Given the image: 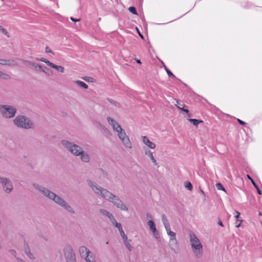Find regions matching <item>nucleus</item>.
Masks as SVG:
<instances>
[{"label": "nucleus", "instance_id": "nucleus-29", "mask_svg": "<svg viewBox=\"0 0 262 262\" xmlns=\"http://www.w3.org/2000/svg\"><path fill=\"white\" fill-rule=\"evenodd\" d=\"M162 220L164 226L167 225V224H169L166 216L164 214H162Z\"/></svg>", "mask_w": 262, "mask_h": 262}, {"label": "nucleus", "instance_id": "nucleus-16", "mask_svg": "<svg viewBox=\"0 0 262 262\" xmlns=\"http://www.w3.org/2000/svg\"><path fill=\"white\" fill-rule=\"evenodd\" d=\"M100 212L103 215L107 216L110 219V221L114 217V216L112 214H111V213H110L108 211L105 209H101L100 210Z\"/></svg>", "mask_w": 262, "mask_h": 262}, {"label": "nucleus", "instance_id": "nucleus-52", "mask_svg": "<svg viewBox=\"0 0 262 262\" xmlns=\"http://www.w3.org/2000/svg\"><path fill=\"white\" fill-rule=\"evenodd\" d=\"M17 259L18 262H25L24 260L20 258H17Z\"/></svg>", "mask_w": 262, "mask_h": 262}, {"label": "nucleus", "instance_id": "nucleus-7", "mask_svg": "<svg viewBox=\"0 0 262 262\" xmlns=\"http://www.w3.org/2000/svg\"><path fill=\"white\" fill-rule=\"evenodd\" d=\"M63 251L66 262H76V256L71 246L66 245Z\"/></svg>", "mask_w": 262, "mask_h": 262}, {"label": "nucleus", "instance_id": "nucleus-3", "mask_svg": "<svg viewBox=\"0 0 262 262\" xmlns=\"http://www.w3.org/2000/svg\"><path fill=\"white\" fill-rule=\"evenodd\" d=\"M62 144L69 151L75 156H81V160L84 162H88L90 160L89 155L83 151L81 148L78 145L73 144L67 140H62L61 141Z\"/></svg>", "mask_w": 262, "mask_h": 262}, {"label": "nucleus", "instance_id": "nucleus-31", "mask_svg": "<svg viewBox=\"0 0 262 262\" xmlns=\"http://www.w3.org/2000/svg\"><path fill=\"white\" fill-rule=\"evenodd\" d=\"M119 232L120 233V235L121 236L123 239H126V238H127V236L125 235L124 232L123 231V229H121L119 230Z\"/></svg>", "mask_w": 262, "mask_h": 262}, {"label": "nucleus", "instance_id": "nucleus-14", "mask_svg": "<svg viewBox=\"0 0 262 262\" xmlns=\"http://www.w3.org/2000/svg\"><path fill=\"white\" fill-rule=\"evenodd\" d=\"M18 59L21 60L23 63H24L27 66H29L34 68L35 70H37V68H39L40 69H41V66L39 64H37L33 62H31V61H30L28 60H26L24 59Z\"/></svg>", "mask_w": 262, "mask_h": 262}, {"label": "nucleus", "instance_id": "nucleus-13", "mask_svg": "<svg viewBox=\"0 0 262 262\" xmlns=\"http://www.w3.org/2000/svg\"><path fill=\"white\" fill-rule=\"evenodd\" d=\"M142 141L149 148L154 149L156 147V144L150 141L146 136L143 137Z\"/></svg>", "mask_w": 262, "mask_h": 262}, {"label": "nucleus", "instance_id": "nucleus-22", "mask_svg": "<svg viewBox=\"0 0 262 262\" xmlns=\"http://www.w3.org/2000/svg\"><path fill=\"white\" fill-rule=\"evenodd\" d=\"M0 78L5 80H9L10 79V76L8 74L0 71Z\"/></svg>", "mask_w": 262, "mask_h": 262}, {"label": "nucleus", "instance_id": "nucleus-15", "mask_svg": "<svg viewBox=\"0 0 262 262\" xmlns=\"http://www.w3.org/2000/svg\"><path fill=\"white\" fill-rule=\"evenodd\" d=\"M247 178L251 181V182H252V184L253 185V186H254V187L256 189V190H257V193L261 195L262 194V192L260 190V188H259L258 185H257V184L256 183V182L254 181V180L252 179V177H251L249 175L247 174Z\"/></svg>", "mask_w": 262, "mask_h": 262}, {"label": "nucleus", "instance_id": "nucleus-55", "mask_svg": "<svg viewBox=\"0 0 262 262\" xmlns=\"http://www.w3.org/2000/svg\"><path fill=\"white\" fill-rule=\"evenodd\" d=\"M259 214L260 216H262V212H260Z\"/></svg>", "mask_w": 262, "mask_h": 262}, {"label": "nucleus", "instance_id": "nucleus-48", "mask_svg": "<svg viewBox=\"0 0 262 262\" xmlns=\"http://www.w3.org/2000/svg\"><path fill=\"white\" fill-rule=\"evenodd\" d=\"M135 60H136V61L138 63H139V64H141V60H140V59H137V58H136V59H135Z\"/></svg>", "mask_w": 262, "mask_h": 262}, {"label": "nucleus", "instance_id": "nucleus-21", "mask_svg": "<svg viewBox=\"0 0 262 262\" xmlns=\"http://www.w3.org/2000/svg\"><path fill=\"white\" fill-rule=\"evenodd\" d=\"M79 86L84 89H87L88 88V85L83 81L80 80H77L75 82Z\"/></svg>", "mask_w": 262, "mask_h": 262}, {"label": "nucleus", "instance_id": "nucleus-39", "mask_svg": "<svg viewBox=\"0 0 262 262\" xmlns=\"http://www.w3.org/2000/svg\"><path fill=\"white\" fill-rule=\"evenodd\" d=\"M146 218L147 219H148L149 220H151V219H152V215L149 213H146Z\"/></svg>", "mask_w": 262, "mask_h": 262}, {"label": "nucleus", "instance_id": "nucleus-46", "mask_svg": "<svg viewBox=\"0 0 262 262\" xmlns=\"http://www.w3.org/2000/svg\"><path fill=\"white\" fill-rule=\"evenodd\" d=\"M242 221H243V220H241L239 221V223H238V224H236L235 225V227H236V228H238V227L241 226V222H242Z\"/></svg>", "mask_w": 262, "mask_h": 262}, {"label": "nucleus", "instance_id": "nucleus-35", "mask_svg": "<svg viewBox=\"0 0 262 262\" xmlns=\"http://www.w3.org/2000/svg\"><path fill=\"white\" fill-rule=\"evenodd\" d=\"M240 213L237 211H235L234 213V217L236 219V222L239 221L241 220H239L238 218L239 217Z\"/></svg>", "mask_w": 262, "mask_h": 262}, {"label": "nucleus", "instance_id": "nucleus-1", "mask_svg": "<svg viewBox=\"0 0 262 262\" xmlns=\"http://www.w3.org/2000/svg\"><path fill=\"white\" fill-rule=\"evenodd\" d=\"M88 184L96 194L112 202L117 207L122 210L127 211L128 210V208L123 204L122 201L118 196L90 180L88 181Z\"/></svg>", "mask_w": 262, "mask_h": 262}, {"label": "nucleus", "instance_id": "nucleus-2", "mask_svg": "<svg viewBox=\"0 0 262 262\" xmlns=\"http://www.w3.org/2000/svg\"><path fill=\"white\" fill-rule=\"evenodd\" d=\"M34 187L39 190L42 193L49 199L54 201L56 203L59 204L61 206L64 207L68 211L74 213V211L72 207L63 200L62 198L56 195L55 193L45 188L39 186L37 184H33Z\"/></svg>", "mask_w": 262, "mask_h": 262}, {"label": "nucleus", "instance_id": "nucleus-12", "mask_svg": "<svg viewBox=\"0 0 262 262\" xmlns=\"http://www.w3.org/2000/svg\"><path fill=\"white\" fill-rule=\"evenodd\" d=\"M107 120L115 132H118L119 130H121L122 128L120 125L116 120L110 117H107Z\"/></svg>", "mask_w": 262, "mask_h": 262}, {"label": "nucleus", "instance_id": "nucleus-17", "mask_svg": "<svg viewBox=\"0 0 262 262\" xmlns=\"http://www.w3.org/2000/svg\"><path fill=\"white\" fill-rule=\"evenodd\" d=\"M145 154L146 155H147L149 157L150 159H151V160L152 161V162L154 163V164L155 165H158V163L157 162V161L155 159V158H154L153 155H152V153L151 151L150 150H146L145 151Z\"/></svg>", "mask_w": 262, "mask_h": 262}, {"label": "nucleus", "instance_id": "nucleus-32", "mask_svg": "<svg viewBox=\"0 0 262 262\" xmlns=\"http://www.w3.org/2000/svg\"><path fill=\"white\" fill-rule=\"evenodd\" d=\"M129 11L134 14H137L136 8L134 6H131L128 9Z\"/></svg>", "mask_w": 262, "mask_h": 262}, {"label": "nucleus", "instance_id": "nucleus-6", "mask_svg": "<svg viewBox=\"0 0 262 262\" xmlns=\"http://www.w3.org/2000/svg\"><path fill=\"white\" fill-rule=\"evenodd\" d=\"M0 112L4 118H11L15 115L16 109L11 105L0 104Z\"/></svg>", "mask_w": 262, "mask_h": 262}, {"label": "nucleus", "instance_id": "nucleus-5", "mask_svg": "<svg viewBox=\"0 0 262 262\" xmlns=\"http://www.w3.org/2000/svg\"><path fill=\"white\" fill-rule=\"evenodd\" d=\"M14 124L18 127L23 128H31L33 126L31 121L24 116H18L13 120Z\"/></svg>", "mask_w": 262, "mask_h": 262}, {"label": "nucleus", "instance_id": "nucleus-10", "mask_svg": "<svg viewBox=\"0 0 262 262\" xmlns=\"http://www.w3.org/2000/svg\"><path fill=\"white\" fill-rule=\"evenodd\" d=\"M0 183H2L3 189L6 192L10 193L12 190V184L8 179L0 177Z\"/></svg>", "mask_w": 262, "mask_h": 262}, {"label": "nucleus", "instance_id": "nucleus-43", "mask_svg": "<svg viewBox=\"0 0 262 262\" xmlns=\"http://www.w3.org/2000/svg\"><path fill=\"white\" fill-rule=\"evenodd\" d=\"M71 20L73 21H75V22H77V21H79L80 20V19L78 18V19H76V18H74L72 17H71L70 18Z\"/></svg>", "mask_w": 262, "mask_h": 262}, {"label": "nucleus", "instance_id": "nucleus-19", "mask_svg": "<svg viewBox=\"0 0 262 262\" xmlns=\"http://www.w3.org/2000/svg\"><path fill=\"white\" fill-rule=\"evenodd\" d=\"M111 222H112L114 226H115L119 230L122 229L121 224L120 223H118L114 218V217L111 220Z\"/></svg>", "mask_w": 262, "mask_h": 262}, {"label": "nucleus", "instance_id": "nucleus-40", "mask_svg": "<svg viewBox=\"0 0 262 262\" xmlns=\"http://www.w3.org/2000/svg\"><path fill=\"white\" fill-rule=\"evenodd\" d=\"M153 234H154V236H155V237L157 239H158L160 238V234L158 231H157L156 233H154Z\"/></svg>", "mask_w": 262, "mask_h": 262}, {"label": "nucleus", "instance_id": "nucleus-20", "mask_svg": "<svg viewBox=\"0 0 262 262\" xmlns=\"http://www.w3.org/2000/svg\"><path fill=\"white\" fill-rule=\"evenodd\" d=\"M51 68L56 69L57 71L60 72L61 73H63L64 71V68L62 66H57L54 63Z\"/></svg>", "mask_w": 262, "mask_h": 262}, {"label": "nucleus", "instance_id": "nucleus-54", "mask_svg": "<svg viewBox=\"0 0 262 262\" xmlns=\"http://www.w3.org/2000/svg\"><path fill=\"white\" fill-rule=\"evenodd\" d=\"M88 78H89V77H85V78H84V79L85 80H86V81H89V80H88Z\"/></svg>", "mask_w": 262, "mask_h": 262}, {"label": "nucleus", "instance_id": "nucleus-9", "mask_svg": "<svg viewBox=\"0 0 262 262\" xmlns=\"http://www.w3.org/2000/svg\"><path fill=\"white\" fill-rule=\"evenodd\" d=\"M118 133V135L120 139L121 140L124 146L129 148H132V143L127 136L125 132L122 128L121 130H119Z\"/></svg>", "mask_w": 262, "mask_h": 262}, {"label": "nucleus", "instance_id": "nucleus-38", "mask_svg": "<svg viewBox=\"0 0 262 262\" xmlns=\"http://www.w3.org/2000/svg\"><path fill=\"white\" fill-rule=\"evenodd\" d=\"M44 62H45L46 63H47L49 66H50V67H52V66H53V63L50 62V61H49L48 60H47V59H46V61H44Z\"/></svg>", "mask_w": 262, "mask_h": 262}, {"label": "nucleus", "instance_id": "nucleus-28", "mask_svg": "<svg viewBox=\"0 0 262 262\" xmlns=\"http://www.w3.org/2000/svg\"><path fill=\"white\" fill-rule=\"evenodd\" d=\"M163 66L165 68V70L167 74V75L169 76H172L173 77H175L174 75L173 74V73L166 67V66L163 63Z\"/></svg>", "mask_w": 262, "mask_h": 262}, {"label": "nucleus", "instance_id": "nucleus-44", "mask_svg": "<svg viewBox=\"0 0 262 262\" xmlns=\"http://www.w3.org/2000/svg\"><path fill=\"white\" fill-rule=\"evenodd\" d=\"M36 59L38 61H42L43 62H44V61H46V58H36Z\"/></svg>", "mask_w": 262, "mask_h": 262}, {"label": "nucleus", "instance_id": "nucleus-51", "mask_svg": "<svg viewBox=\"0 0 262 262\" xmlns=\"http://www.w3.org/2000/svg\"><path fill=\"white\" fill-rule=\"evenodd\" d=\"M137 30H138V34H139L140 36L142 38H143V36L141 34V33L139 32V31L138 30V29H137Z\"/></svg>", "mask_w": 262, "mask_h": 262}, {"label": "nucleus", "instance_id": "nucleus-47", "mask_svg": "<svg viewBox=\"0 0 262 262\" xmlns=\"http://www.w3.org/2000/svg\"><path fill=\"white\" fill-rule=\"evenodd\" d=\"M150 230L152 231V233H153V234H154V233H156V232L157 231V229H156V227L154 228V229H151V230Z\"/></svg>", "mask_w": 262, "mask_h": 262}, {"label": "nucleus", "instance_id": "nucleus-23", "mask_svg": "<svg viewBox=\"0 0 262 262\" xmlns=\"http://www.w3.org/2000/svg\"><path fill=\"white\" fill-rule=\"evenodd\" d=\"M7 66L14 67L18 66V63L15 60L8 59Z\"/></svg>", "mask_w": 262, "mask_h": 262}, {"label": "nucleus", "instance_id": "nucleus-49", "mask_svg": "<svg viewBox=\"0 0 262 262\" xmlns=\"http://www.w3.org/2000/svg\"><path fill=\"white\" fill-rule=\"evenodd\" d=\"M218 224L220 226H222V227H223L224 225L222 223V222L220 220L219 222H218Z\"/></svg>", "mask_w": 262, "mask_h": 262}, {"label": "nucleus", "instance_id": "nucleus-41", "mask_svg": "<svg viewBox=\"0 0 262 262\" xmlns=\"http://www.w3.org/2000/svg\"><path fill=\"white\" fill-rule=\"evenodd\" d=\"M9 252L11 253L12 255L16 257V251L14 250L11 249L9 250Z\"/></svg>", "mask_w": 262, "mask_h": 262}, {"label": "nucleus", "instance_id": "nucleus-25", "mask_svg": "<svg viewBox=\"0 0 262 262\" xmlns=\"http://www.w3.org/2000/svg\"><path fill=\"white\" fill-rule=\"evenodd\" d=\"M189 121L192 123L193 125L197 126L200 123L202 122L201 120H199L196 119H190Z\"/></svg>", "mask_w": 262, "mask_h": 262}, {"label": "nucleus", "instance_id": "nucleus-36", "mask_svg": "<svg viewBox=\"0 0 262 262\" xmlns=\"http://www.w3.org/2000/svg\"><path fill=\"white\" fill-rule=\"evenodd\" d=\"M216 187L219 190H222L224 191H226L223 186L220 183H218L216 184Z\"/></svg>", "mask_w": 262, "mask_h": 262}, {"label": "nucleus", "instance_id": "nucleus-27", "mask_svg": "<svg viewBox=\"0 0 262 262\" xmlns=\"http://www.w3.org/2000/svg\"><path fill=\"white\" fill-rule=\"evenodd\" d=\"M185 187L189 190H191L193 188L191 183L188 181L185 183Z\"/></svg>", "mask_w": 262, "mask_h": 262}, {"label": "nucleus", "instance_id": "nucleus-11", "mask_svg": "<svg viewBox=\"0 0 262 262\" xmlns=\"http://www.w3.org/2000/svg\"><path fill=\"white\" fill-rule=\"evenodd\" d=\"M164 227L167 234L170 236L169 240L170 244L173 246L177 245L178 242L176 238V235L174 232L171 231L170 224H167Z\"/></svg>", "mask_w": 262, "mask_h": 262}, {"label": "nucleus", "instance_id": "nucleus-4", "mask_svg": "<svg viewBox=\"0 0 262 262\" xmlns=\"http://www.w3.org/2000/svg\"><path fill=\"white\" fill-rule=\"evenodd\" d=\"M189 240L192 248L195 257L200 258L203 254V245L196 235L192 232L189 233Z\"/></svg>", "mask_w": 262, "mask_h": 262}, {"label": "nucleus", "instance_id": "nucleus-42", "mask_svg": "<svg viewBox=\"0 0 262 262\" xmlns=\"http://www.w3.org/2000/svg\"><path fill=\"white\" fill-rule=\"evenodd\" d=\"M237 121L241 125H244L246 124V123L244 121L240 120L239 119H237Z\"/></svg>", "mask_w": 262, "mask_h": 262}, {"label": "nucleus", "instance_id": "nucleus-30", "mask_svg": "<svg viewBox=\"0 0 262 262\" xmlns=\"http://www.w3.org/2000/svg\"><path fill=\"white\" fill-rule=\"evenodd\" d=\"M0 31L4 34L6 36H7L8 37H9V33L8 32V31L6 30V29H5V28H4L2 26H0Z\"/></svg>", "mask_w": 262, "mask_h": 262}, {"label": "nucleus", "instance_id": "nucleus-8", "mask_svg": "<svg viewBox=\"0 0 262 262\" xmlns=\"http://www.w3.org/2000/svg\"><path fill=\"white\" fill-rule=\"evenodd\" d=\"M79 252L81 257L84 258L86 262H95L93 254L85 246H81Z\"/></svg>", "mask_w": 262, "mask_h": 262}, {"label": "nucleus", "instance_id": "nucleus-34", "mask_svg": "<svg viewBox=\"0 0 262 262\" xmlns=\"http://www.w3.org/2000/svg\"><path fill=\"white\" fill-rule=\"evenodd\" d=\"M7 62L8 59L0 58V64L2 66H7Z\"/></svg>", "mask_w": 262, "mask_h": 262}, {"label": "nucleus", "instance_id": "nucleus-37", "mask_svg": "<svg viewBox=\"0 0 262 262\" xmlns=\"http://www.w3.org/2000/svg\"><path fill=\"white\" fill-rule=\"evenodd\" d=\"M177 108L186 113H188L189 112V111L187 109H185L181 107L180 105H176Z\"/></svg>", "mask_w": 262, "mask_h": 262}, {"label": "nucleus", "instance_id": "nucleus-50", "mask_svg": "<svg viewBox=\"0 0 262 262\" xmlns=\"http://www.w3.org/2000/svg\"><path fill=\"white\" fill-rule=\"evenodd\" d=\"M37 71H39V70H40V71H42V72H44V73H46V72H45V71L44 70H43L42 68H41V69H39V68H37Z\"/></svg>", "mask_w": 262, "mask_h": 262}, {"label": "nucleus", "instance_id": "nucleus-45", "mask_svg": "<svg viewBox=\"0 0 262 262\" xmlns=\"http://www.w3.org/2000/svg\"><path fill=\"white\" fill-rule=\"evenodd\" d=\"M46 52H47V53H51L52 51H51V49H49V47H47L46 48Z\"/></svg>", "mask_w": 262, "mask_h": 262}, {"label": "nucleus", "instance_id": "nucleus-33", "mask_svg": "<svg viewBox=\"0 0 262 262\" xmlns=\"http://www.w3.org/2000/svg\"><path fill=\"white\" fill-rule=\"evenodd\" d=\"M26 254L29 256V257L30 258V259H33L34 258V256L33 255V254L31 253L29 249H26Z\"/></svg>", "mask_w": 262, "mask_h": 262}, {"label": "nucleus", "instance_id": "nucleus-26", "mask_svg": "<svg viewBox=\"0 0 262 262\" xmlns=\"http://www.w3.org/2000/svg\"><path fill=\"white\" fill-rule=\"evenodd\" d=\"M147 225L149 227L150 230L156 227V225L154 222L151 220H149L148 221V222H147Z\"/></svg>", "mask_w": 262, "mask_h": 262}, {"label": "nucleus", "instance_id": "nucleus-53", "mask_svg": "<svg viewBox=\"0 0 262 262\" xmlns=\"http://www.w3.org/2000/svg\"><path fill=\"white\" fill-rule=\"evenodd\" d=\"M200 192L202 194V195H205V192L202 189L200 190Z\"/></svg>", "mask_w": 262, "mask_h": 262}, {"label": "nucleus", "instance_id": "nucleus-18", "mask_svg": "<svg viewBox=\"0 0 262 262\" xmlns=\"http://www.w3.org/2000/svg\"><path fill=\"white\" fill-rule=\"evenodd\" d=\"M123 240L124 243L126 247L127 248V249L130 251H132L133 247L130 243L131 242V240H128L127 238H126V239H123Z\"/></svg>", "mask_w": 262, "mask_h": 262}, {"label": "nucleus", "instance_id": "nucleus-24", "mask_svg": "<svg viewBox=\"0 0 262 262\" xmlns=\"http://www.w3.org/2000/svg\"><path fill=\"white\" fill-rule=\"evenodd\" d=\"M107 100L108 102H110L111 104H112L116 107H119L120 106V103H118V102H117L113 99H110L108 98H107Z\"/></svg>", "mask_w": 262, "mask_h": 262}]
</instances>
